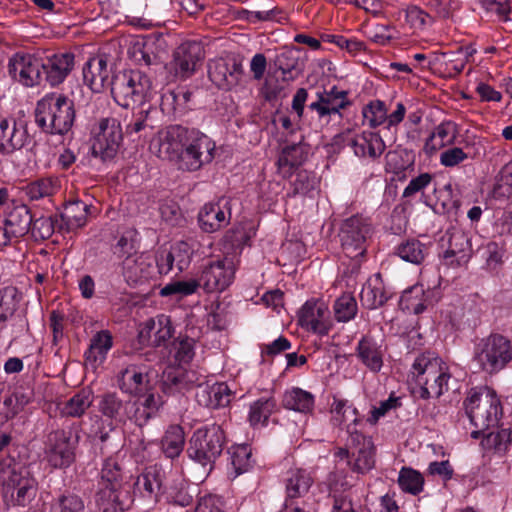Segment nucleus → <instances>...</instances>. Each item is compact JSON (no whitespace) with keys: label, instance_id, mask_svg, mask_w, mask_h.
Masks as SVG:
<instances>
[{"label":"nucleus","instance_id":"f257e3e1","mask_svg":"<svg viewBox=\"0 0 512 512\" xmlns=\"http://www.w3.org/2000/svg\"><path fill=\"white\" fill-rule=\"evenodd\" d=\"M149 148L158 158L174 162L180 170L193 172L213 161L216 144L196 128L170 125L152 137Z\"/></svg>","mask_w":512,"mask_h":512},{"label":"nucleus","instance_id":"f03ea898","mask_svg":"<svg viewBox=\"0 0 512 512\" xmlns=\"http://www.w3.org/2000/svg\"><path fill=\"white\" fill-rule=\"evenodd\" d=\"M308 99V91L305 88L297 89L292 99V109L299 119H303L308 114L314 115L318 119L315 130L321 129L329 124L331 116L338 115L342 118L341 111L351 105L348 98V92L340 90L337 86H332L329 90L323 89L317 91L315 99L307 106L305 114V103Z\"/></svg>","mask_w":512,"mask_h":512},{"label":"nucleus","instance_id":"7ed1b4c3","mask_svg":"<svg viewBox=\"0 0 512 512\" xmlns=\"http://www.w3.org/2000/svg\"><path fill=\"white\" fill-rule=\"evenodd\" d=\"M76 117L74 102L61 93H49L41 98L35 109V123L45 133L65 135Z\"/></svg>","mask_w":512,"mask_h":512},{"label":"nucleus","instance_id":"20e7f679","mask_svg":"<svg viewBox=\"0 0 512 512\" xmlns=\"http://www.w3.org/2000/svg\"><path fill=\"white\" fill-rule=\"evenodd\" d=\"M411 374L418 386L415 393L421 399L439 398L448 390L449 368L433 353L418 355L412 364Z\"/></svg>","mask_w":512,"mask_h":512},{"label":"nucleus","instance_id":"39448f33","mask_svg":"<svg viewBox=\"0 0 512 512\" xmlns=\"http://www.w3.org/2000/svg\"><path fill=\"white\" fill-rule=\"evenodd\" d=\"M464 408L471 424L477 429L471 433L473 438L495 428L502 414L499 398L487 386L472 388L464 401Z\"/></svg>","mask_w":512,"mask_h":512},{"label":"nucleus","instance_id":"423d86ee","mask_svg":"<svg viewBox=\"0 0 512 512\" xmlns=\"http://www.w3.org/2000/svg\"><path fill=\"white\" fill-rule=\"evenodd\" d=\"M225 444V433L216 424L197 429L189 440L186 453L192 461L199 464L208 474L221 455Z\"/></svg>","mask_w":512,"mask_h":512},{"label":"nucleus","instance_id":"0eeeda50","mask_svg":"<svg viewBox=\"0 0 512 512\" xmlns=\"http://www.w3.org/2000/svg\"><path fill=\"white\" fill-rule=\"evenodd\" d=\"M472 361L486 374H497L512 361V343L507 337L492 333L475 343Z\"/></svg>","mask_w":512,"mask_h":512},{"label":"nucleus","instance_id":"6e6552de","mask_svg":"<svg viewBox=\"0 0 512 512\" xmlns=\"http://www.w3.org/2000/svg\"><path fill=\"white\" fill-rule=\"evenodd\" d=\"M152 88V81L141 70H124L116 73L110 81L113 99L121 106L142 103Z\"/></svg>","mask_w":512,"mask_h":512},{"label":"nucleus","instance_id":"1a4fd4ad","mask_svg":"<svg viewBox=\"0 0 512 512\" xmlns=\"http://www.w3.org/2000/svg\"><path fill=\"white\" fill-rule=\"evenodd\" d=\"M372 232V224L366 217L357 214L344 219L338 230L343 253L350 259L364 257Z\"/></svg>","mask_w":512,"mask_h":512},{"label":"nucleus","instance_id":"9d476101","mask_svg":"<svg viewBox=\"0 0 512 512\" xmlns=\"http://www.w3.org/2000/svg\"><path fill=\"white\" fill-rule=\"evenodd\" d=\"M92 155L100 157L103 161L113 159L119 151L123 141V132L120 122L113 117L99 120L92 129Z\"/></svg>","mask_w":512,"mask_h":512},{"label":"nucleus","instance_id":"9b49d317","mask_svg":"<svg viewBox=\"0 0 512 512\" xmlns=\"http://www.w3.org/2000/svg\"><path fill=\"white\" fill-rule=\"evenodd\" d=\"M31 141L28 121L24 117L0 116V155L11 156Z\"/></svg>","mask_w":512,"mask_h":512},{"label":"nucleus","instance_id":"f8f14e48","mask_svg":"<svg viewBox=\"0 0 512 512\" xmlns=\"http://www.w3.org/2000/svg\"><path fill=\"white\" fill-rule=\"evenodd\" d=\"M3 489L4 497L13 505L26 506L36 496L37 482L26 468L11 469L3 481Z\"/></svg>","mask_w":512,"mask_h":512},{"label":"nucleus","instance_id":"ddd939ff","mask_svg":"<svg viewBox=\"0 0 512 512\" xmlns=\"http://www.w3.org/2000/svg\"><path fill=\"white\" fill-rule=\"evenodd\" d=\"M235 275V266L231 259L224 258L211 261L203 267L197 280L199 287L206 292H222L229 287Z\"/></svg>","mask_w":512,"mask_h":512},{"label":"nucleus","instance_id":"4468645a","mask_svg":"<svg viewBox=\"0 0 512 512\" xmlns=\"http://www.w3.org/2000/svg\"><path fill=\"white\" fill-rule=\"evenodd\" d=\"M205 57L204 47L201 42L188 40L181 43L173 53L170 63L174 76L179 79H187L192 76L196 66Z\"/></svg>","mask_w":512,"mask_h":512},{"label":"nucleus","instance_id":"2eb2a0df","mask_svg":"<svg viewBox=\"0 0 512 512\" xmlns=\"http://www.w3.org/2000/svg\"><path fill=\"white\" fill-rule=\"evenodd\" d=\"M119 267L124 281L129 286L142 285L156 275L154 259L143 253L125 256Z\"/></svg>","mask_w":512,"mask_h":512},{"label":"nucleus","instance_id":"dca6fc26","mask_svg":"<svg viewBox=\"0 0 512 512\" xmlns=\"http://www.w3.org/2000/svg\"><path fill=\"white\" fill-rule=\"evenodd\" d=\"M75 442L70 430H56L49 434L46 457L54 468L69 467L75 460Z\"/></svg>","mask_w":512,"mask_h":512},{"label":"nucleus","instance_id":"f3484780","mask_svg":"<svg viewBox=\"0 0 512 512\" xmlns=\"http://www.w3.org/2000/svg\"><path fill=\"white\" fill-rule=\"evenodd\" d=\"M243 75V65L235 58H218L208 63V76L220 89L230 90L239 85Z\"/></svg>","mask_w":512,"mask_h":512},{"label":"nucleus","instance_id":"a211bd4d","mask_svg":"<svg viewBox=\"0 0 512 512\" xmlns=\"http://www.w3.org/2000/svg\"><path fill=\"white\" fill-rule=\"evenodd\" d=\"M132 407V400L124 399L116 392H106L97 397V409L108 422L109 431L128 422V412Z\"/></svg>","mask_w":512,"mask_h":512},{"label":"nucleus","instance_id":"6ab92c4d","mask_svg":"<svg viewBox=\"0 0 512 512\" xmlns=\"http://www.w3.org/2000/svg\"><path fill=\"white\" fill-rule=\"evenodd\" d=\"M299 323L319 335H327L332 328L328 306L323 301H307L299 312Z\"/></svg>","mask_w":512,"mask_h":512},{"label":"nucleus","instance_id":"aec40b11","mask_svg":"<svg viewBox=\"0 0 512 512\" xmlns=\"http://www.w3.org/2000/svg\"><path fill=\"white\" fill-rule=\"evenodd\" d=\"M448 248L444 252V259L450 265L461 266L468 263L472 256L471 237L469 233L458 227H451L446 231Z\"/></svg>","mask_w":512,"mask_h":512},{"label":"nucleus","instance_id":"412c9836","mask_svg":"<svg viewBox=\"0 0 512 512\" xmlns=\"http://www.w3.org/2000/svg\"><path fill=\"white\" fill-rule=\"evenodd\" d=\"M171 318L159 314L145 321L139 331V341L143 345L160 346L173 336Z\"/></svg>","mask_w":512,"mask_h":512},{"label":"nucleus","instance_id":"4be33fe9","mask_svg":"<svg viewBox=\"0 0 512 512\" xmlns=\"http://www.w3.org/2000/svg\"><path fill=\"white\" fill-rule=\"evenodd\" d=\"M195 398L199 405L217 409L228 406L234 393L225 382L200 384L197 386Z\"/></svg>","mask_w":512,"mask_h":512},{"label":"nucleus","instance_id":"5701e85b","mask_svg":"<svg viewBox=\"0 0 512 512\" xmlns=\"http://www.w3.org/2000/svg\"><path fill=\"white\" fill-rule=\"evenodd\" d=\"M228 201L205 204L198 213L200 228L206 233H213L229 224L231 218Z\"/></svg>","mask_w":512,"mask_h":512},{"label":"nucleus","instance_id":"b1692460","mask_svg":"<svg viewBox=\"0 0 512 512\" xmlns=\"http://www.w3.org/2000/svg\"><path fill=\"white\" fill-rule=\"evenodd\" d=\"M84 83L96 93L102 92L106 86H110V70L107 59L103 55L90 58L82 69Z\"/></svg>","mask_w":512,"mask_h":512},{"label":"nucleus","instance_id":"393cba45","mask_svg":"<svg viewBox=\"0 0 512 512\" xmlns=\"http://www.w3.org/2000/svg\"><path fill=\"white\" fill-rule=\"evenodd\" d=\"M133 502L130 489H98L95 503L100 512H125Z\"/></svg>","mask_w":512,"mask_h":512},{"label":"nucleus","instance_id":"a878e982","mask_svg":"<svg viewBox=\"0 0 512 512\" xmlns=\"http://www.w3.org/2000/svg\"><path fill=\"white\" fill-rule=\"evenodd\" d=\"M74 56L71 53L55 54L42 60L43 78L51 85L62 83L71 72Z\"/></svg>","mask_w":512,"mask_h":512},{"label":"nucleus","instance_id":"bb28decb","mask_svg":"<svg viewBox=\"0 0 512 512\" xmlns=\"http://www.w3.org/2000/svg\"><path fill=\"white\" fill-rule=\"evenodd\" d=\"M349 443L358 448L354 470L359 473H365L374 467V446L372 441L365 437L362 433L351 429V425L348 426Z\"/></svg>","mask_w":512,"mask_h":512},{"label":"nucleus","instance_id":"cd10ccee","mask_svg":"<svg viewBox=\"0 0 512 512\" xmlns=\"http://www.w3.org/2000/svg\"><path fill=\"white\" fill-rule=\"evenodd\" d=\"M357 357L371 372L377 373L383 366L385 349L371 336L362 337L356 347Z\"/></svg>","mask_w":512,"mask_h":512},{"label":"nucleus","instance_id":"c85d7f7f","mask_svg":"<svg viewBox=\"0 0 512 512\" xmlns=\"http://www.w3.org/2000/svg\"><path fill=\"white\" fill-rule=\"evenodd\" d=\"M165 476L164 468L159 464H154L146 467L138 476L135 486L144 497L156 500L164 486Z\"/></svg>","mask_w":512,"mask_h":512},{"label":"nucleus","instance_id":"c756f323","mask_svg":"<svg viewBox=\"0 0 512 512\" xmlns=\"http://www.w3.org/2000/svg\"><path fill=\"white\" fill-rule=\"evenodd\" d=\"M354 154L358 157L376 159L385 151V143L382 137L372 131H363L350 141Z\"/></svg>","mask_w":512,"mask_h":512},{"label":"nucleus","instance_id":"7c9ffc66","mask_svg":"<svg viewBox=\"0 0 512 512\" xmlns=\"http://www.w3.org/2000/svg\"><path fill=\"white\" fill-rule=\"evenodd\" d=\"M275 65L281 70L284 80H294L303 71L301 50L296 47H283L276 55Z\"/></svg>","mask_w":512,"mask_h":512},{"label":"nucleus","instance_id":"2f4dec72","mask_svg":"<svg viewBox=\"0 0 512 512\" xmlns=\"http://www.w3.org/2000/svg\"><path fill=\"white\" fill-rule=\"evenodd\" d=\"M314 482L310 471L304 468H291L286 472L285 491L288 498L303 497Z\"/></svg>","mask_w":512,"mask_h":512},{"label":"nucleus","instance_id":"473e14b6","mask_svg":"<svg viewBox=\"0 0 512 512\" xmlns=\"http://www.w3.org/2000/svg\"><path fill=\"white\" fill-rule=\"evenodd\" d=\"M90 206L83 201L74 200L65 204L60 214V229L71 231L83 227L87 222Z\"/></svg>","mask_w":512,"mask_h":512},{"label":"nucleus","instance_id":"72a5a7b5","mask_svg":"<svg viewBox=\"0 0 512 512\" xmlns=\"http://www.w3.org/2000/svg\"><path fill=\"white\" fill-rule=\"evenodd\" d=\"M130 489L131 486L127 477L116 460L109 458L105 460L101 469V478L98 489Z\"/></svg>","mask_w":512,"mask_h":512},{"label":"nucleus","instance_id":"f704fd0d","mask_svg":"<svg viewBox=\"0 0 512 512\" xmlns=\"http://www.w3.org/2000/svg\"><path fill=\"white\" fill-rule=\"evenodd\" d=\"M33 216L26 205H17L7 214L4 225L16 238L26 235L31 229Z\"/></svg>","mask_w":512,"mask_h":512},{"label":"nucleus","instance_id":"c9c22d12","mask_svg":"<svg viewBox=\"0 0 512 512\" xmlns=\"http://www.w3.org/2000/svg\"><path fill=\"white\" fill-rule=\"evenodd\" d=\"M360 299L363 306L368 309H377L387 302L389 296L385 291L380 274L367 281L361 290Z\"/></svg>","mask_w":512,"mask_h":512},{"label":"nucleus","instance_id":"e433bc0d","mask_svg":"<svg viewBox=\"0 0 512 512\" xmlns=\"http://www.w3.org/2000/svg\"><path fill=\"white\" fill-rule=\"evenodd\" d=\"M113 346V337L108 330L97 332L90 341L89 348L84 356L87 362L92 365L102 363L107 356L108 351Z\"/></svg>","mask_w":512,"mask_h":512},{"label":"nucleus","instance_id":"4c0bfd02","mask_svg":"<svg viewBox=\"0 0 512 512\" xmlns=\"http://www.w3.org/2000/svg\"><path fill=\"white\" fill-rule=\"evenodd\" d=\"M306 154L305 147L301 143L285 146L277 160L279 172L284 177L290 176L292 170L305 161Z\"/></svg>","mask_w":512,"mask_h":512},{"label":"nucleus","instance_id":"58836bf2","mask_svg":"<svg viewBox=\"0 0 512 512\" xmlns=\"http://www.w3.org/2000/svg\"><path fill=\"white\" fill-rule=\"evenodd\" d=\"M147 377V373L141 367L130 364L119 372L118 386L123 392L134 394L148 382Z\"/></svg>","mask_w":512,"mask_h":512},{"label":"nucleus","instance_id":"ea45409f","mask_svg":"<svg viewBox=\"0 0 512 512\" xmlns=\"http://www.w3.org/2000/svg\"><path fill=\"white\" fill-rule=\"evenodd\" d=\"M185 433L180 425H170L161 439V450L167 458L175 459L183 452Z\"/></svg>","mask_w":512,"mask_h":512},{"label":"nucleus","instance_id":"a19ab883","mask_svg":"<svg viewBox=\"0 0 512 512\" xmlns=\"http://www.w3.org/2000/svg\"><path fill=\"white\" fill-rule=\"evenodd\" d=\"M18 71L19 81L25 86L40 84L43 78L42 60L38 58H23L14 65Z\"/></svg>","mask_w":512,"mask_h":512},{"label":"nucleus","instance_id":"79ce46f5","mask_svg":"<svg viewBox=\"0 0 512 512\" xmlns=\"http://www.w3.org/2000/svg\"><path fill=\"white\" fill-rule=\"evenodd\" d=\"M193 374L181 370H171L164 373L162 387L166 394H184L193 387Z\"/></svg>","mask_w":512,"mask_h":512},{"label":"nucleus","instance_id":"37998d69","mask_svg":"<svg viewBox=\"0 0 512 512\" xmlns=\"http://www.w3.org/2000/svg\"><path fill=\"white\" fill-rule=\"evenodd\" d=\"M283 406L297 412L308 413L313 409L314 396L301 388H292L285 392Z\"/></svg>","mask_w":512,"mask_h":512},{"label":"nucleus","instance_id":"c03bdc74","mask_svg":"<svg viewBox=\"0 0 512 512\" xmlns=\"http://www.w3.org/2000/svg\"><path fill=\"white\" fill-rule=\"evenodd\" d=\"M157 41L155 39H147L142 43H137L133 47V57L137 63L145 66H155L163 68L159 53L156 51Z\"/></svg>","mask_w":512,"mask_h":512},{"label":"nucleus","instance_id":"a18cd8bd","mask_svg":"<svg viewBox=\"0 0 512 512\" xmlns=\"http://www.w3.org/2000/svg\"><path fill=\"white\" fill-rule=\"evenodd\" d=\"M396 253L406 262L420 264L428 254V247L417 239H410L402 242Z\"/></svg>","mask_w":512,"mask_h":512},{"label":"nucleus","instance_id":"49530a36","mask_svg":"<svg viewBox=\"0 0 512 512\" xmlns=\"http://www.w3.org/2000/svg\"><path fill=\"white\" fill-rule=\"evenodd\" d=\"M92 403V391L82 389L65 403L63 413L69 417H81Z\"/></svg>","mask_w":512,"mask_h":512},{"label":"nucleus","instance_id":"de8ad7c7","mask_svg":"<svg viewBox=\"0 0 512 512\" xmlns=\"http://www.w3.org/2000/svg\"><path fill=\"white\" fill-rule=\"evenodd\" d=\"M276 407L273 397H262L254 401L250 406L249 422L252 426L264 424Z\"/></svg>","mask_w":512,"mask_h":512},{"label":"nucleus","instance_id":"09e8293b","mask_svg":"<svg viewBox=\"0 0 512 512\" xmlns=\"http://www.w3.org/2000/svg\"><path fill=\"white\" fill-rule=\"evenodd\" d=\"M450 134V124L449 123H441L439 124L429 138L426 140L424 145V150L427 154H433L438 149L443 148L446 145L452 144L454 142L455 137Z\"/></svg>","mask_w":512,"mask_h":512},{"label":"nucleus","instance_id":"8fccbe9b","mask_svg":"<svg viewBox=\"0 0 512 512\" xmlns=\"http://www.w3.org/2000/svg\"><path fill=\"white\" fill-rule=\"evenodd\" d=\"M398 484L404 492L417 495L423 490L424 478L418 471L403 467L399 472Z\"/></svg>","mask_w":512,"mask_h":512},{"label":"nucleus","instance_id":"3c124183","mask_svg":"<svg viewBox=\"0 0 512 512\" xmlns=\"http://www.w3.org/2000/svg\"><path fill=\"white\" fill-rule=\"evenodd\" d=\"M333 309L338 322H348L356 316L358 306L355 297L347 293L336 299Z\"/></svg>","mask_w":512,"mask_h":512},{"label":"nucleus","instance_id":"603ef678","mask_svg":"<svg viewBox=\"0 0 512 512\" xmlns=\"http://www.w3.org/2000/svg\"><path fill=\"white\" fill-rule=\"evenodd\" d=\"M228 453L230 454L231 464L236 475H240L252 466V453L248 445H237L232 447Z\"/></svg>","mask_w":512,"mask_h":512},{"label":"nucleus","instance_id":"864d4df0","mask_svg":"<svg viewBox=\"0 0 512 512\" xmlns=\"http://www.w3.org/2000/svg\"><path fill=\"white\" fill-rule=\"evenodd\" d=\"M364 120L371 128H376L386 122L387 109L381 100L370 101L362 109Z\"/></svg>","mask_w":512,"mask_h":512},{"label":"nucleus","instance_id":"5fc2aeb1","mask_svg":"<svg viewBox=\"0 0 512 512\" xmlns=\"http://www.w3.org/2000/svg\"><path fill=\"white\" fill-rule=\"evenodd\" d=\"M198 287L199 283L195 279L188 281H174L161 288L160 295L162 297L178 296L179 298H182L195 293Z\"/></svg>","mask_w":512,"mask_h":512},{"label":"nucleus","instance_id":"6e6d98bb","mask_svg":"<svg viewBox=\"0 0 512 512\" xmlns=\"http://www.w3.org/2000/svg\"><path fill=\"white\" fill-rule=\"evenodd\" d=\"M424 290L422 286H413L409 290L404 291L401 296V303L405 304L406 309L412 311L414 314H420L426 310L425 300H422Z\"/></svg>","mask_w":512,"mask_h":512},{"label":"nucleus","instance_id":"4d7b16f0","mask_svg":"<svg viewBox=\"0 0 512 512\" xmlns=\"http://www.w3.org/2000/svg\"><path fill=\"white\" fill-rule=\"evenodd\" d=\"M332 412L334 413V420L339 423H347L346 430L348 431V426L351 425V429L357 431L356 426L360 422V419L357 416V409L347 405L343 401H337L334 404Z\"/></svg>","mask_w":512,"mask_h":512},{"label":"nucleus","instance_id":"13d9d810","mask_svg":"<svg viewBox=\"0 0 512 512\" xmlns=\"http://www.w3.org/2000/svg\"><path fill=\"white\" fill-rule=\"evenodd\" d=\"M51 512H85V504L76 494L62 495L52 504Z\"/></svg>","mask_w":512,"mask_h":512},{"label":"nucleus","instance_id":"bf43d9fd","mask_svg":"<svg viewBox=\"0 0 512 512\" xmlns=\"http://www.w3.org/2000/svg\"><path fill=\"white\" fill-rule=\"evenodd\" d=\"M405 21L413 30H424L432 23V17L418 6L411 5L404 10Z\"/></svg>","mask_w":512,"mask_h":512},{"label":"nucleus","instance_id":"052dcab7","mask_svg":"<svg viewBox=\"0 0 512 512\" xmlns=\"http://www.w3.org/2000/svg\"><path fill=\"white\" fill-rule=\"evenodd\" d=\"M494 194L497 197H509L512 195V160L506 163L499 171Z\"/></svg>","mask_w":512,"mask_h":512},{"label":"nucleus","instance_id":"680f3d73","mask_svg":"<svg viewBox=\"0 0 512 512\" xmlns=\"http://www.w3.org/2000/svg\"><path fill=\"white\" fill-rule=\"evenodd\" d=\"M56 189V182L53 179L41 178L28 186V195L31 199L38 200L53 195Z\"/></svg>","mask_w":512,"mask_h":512},{"label":"nucleus","instance_id":"e2e57ef3","mask_svg":"<svg viewBox=\"0 0 512 512\" xmlns=\"http://www.w3.org/2000/svg\"><path fill=\"white\" fill-rule=\"evenodd\" d=\"M149 111L150 107L145 108L142 105L137 111L133 112L130 121L125 125L126 133L128 135L137 134L148 126L147 119Z\"/></svg>","mask_w":512,"mask_h":512},{"label":"nucleus","instance_id":"0e129e2a","mask_svg":"<svg viewBox=\"0 0 512 512\" xmlns=\"http://www.w3.org/2000/svg\"><path fill=\"white\" fill-rule=\"evenodd\" d=\"M194 339L185 337L174 342L175 359L179 364L189 363L194 355Z\"/></svg>","mask_w":512,"mask_h":512},{"label":"nucleus","instance_id":"69168bd1","mask_svg":"<svg viewBox=\"0 0 512 512\" xmlns=\"http://www.w3.org/2000/svg\"><path fill=\"white\" fill-rule=\"evenodd\" d=\"M316 179L309 172L303 170L296 174L295 180L292 182L293 195H306L314 190Z\"/></svg>","mask_w":512,"mask_h":512},{"label":"nucleus","instance_id":"338daca9","mask_svg":"<svg viewBox=\"0 0 512 512\" xmlns=\"http://www.w3.org/2000/svg\"><path fill=\"white\" fill-rule=\"evenodd\" d=\"M171 255H173L174 263L176 265L177 271L182 272L188 268L191 262V249L186 242L177 243L172 250L170 251Z\"/></svg>","mask_w":512,"mask_h":512},{"label":"nucleus","instance_id":"774afa93","mask_svg":"<svg viewBox=\"0 0 512 512\" xmlns=\"http://www.w3.org/2000/svg\"><path fill=\"white\" fill-rule=\"evenodd\" d=\"M468 159V154L460 147H452L444 150L440 154V164L444 167L452 168Z\"/></svg>","mask_w":512,"mask_h":512}]
</instances>
